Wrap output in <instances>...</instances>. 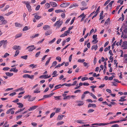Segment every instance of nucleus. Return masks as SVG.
<instances>
[{
  "mask_svg": "<svg viewBox=\"0 0 127 127\" xmlns=\"http://www.w3.org/2000/svg\"><path fill=\"white\" fill-rule=\"evenodd\" d=\"M60 19L57 21L54 24V26L55 27L57 26L58 28L60 27L63 23V21L62 20L60 21Z\"/></svg>",
  "mask_w": 127,
  "mask_h": 127,
  "instance_id": "f257e3e1",
  "label": "nucleus"
},
{
  "mask_svg": "<svg viewBox=\"0 0 127 127\" xmlns=\"http://www.w3.org/2000/svg\"><path fill=\"white\" fill-rule=\"evenodd\" d=\"M24 2L26 5V6L28 10L30 12H31L32 10L31 9V6L29 4V2L28 1H24Z\"/></svg>",
  "mask_w": 127,
  "mask_h": 127,
  "instance_id": "f03ea898",
  "label": "nucleus"
},
{
  "mask_svg": "<svg viewBox=\"0 0 127 127\" xmlns=\"http://www.w3.org/2000/svg\"><path fill=\"white\" fill-rule=\"evenodd\" d=\"M36 47H34V45H31L29 46L26 48V49H29L28 51L29 52L32 51L33 50L35 49Z\"/></svg>",
  "mask_w": 127,
  "mask_h": 127,
  "instance_id": "7ed1b4c3",
  "label": "nucleus"
},
{
  "mask_svg": "<svg viewBox=\"0 0 127 127\" xmlns=\"http://www.w3.org/2000/svg\"><path fill=\"white\" fill-rule=\"evenodd\" d=\"M122 47H123V49H127V41H125L123 42Z\"/></svg>",
  "mask_w": 127,
  "mask_h": 127,
  "instance_id": "20e7f679",
  "label": "nucleus"
},
{
  "mask_svg": "<svg viewBox=\"0 0 127 127\" xmlns=\"http://www.w3.org/2000/svg\"><path fill=\"white\" fill-rule=\"evenodd\" d=\"M70 4L69 3H63L60 5V7H67Z\"/></svg>",
  "mask_w": 127,
  "mask_h": 127,
  "instance_id": "39448f33",
  "label": "nucleus"
},
{
  "mask_svg": "<svg viewBox=\"0 0 127 127\" xmlns=\"http://www.w3.org/2000/svg\"><path fill=\"white\" fill-rule=\"evenodd\" d=\"M34 76L33 75H32L31 76L30 75L28 74H26L24 75L23 77L24 78H28L31 79H32L33 77Z\"/></svg>",
  "mask_w": 127,
  "mask_h": 127,
  "instance_id": "423d86ee",
  "label": "nucleus"
},
{
  "mask_svg": "<svg viewBox=\"0 0 127 127\" xmlns=\"http://www.w3.org/2000/svg\"><path fill=\"white\" fill-rule=\"evenodd\" d=\"M54 94V93H52L50 94L49 95H44L43 96V98H47L49 97H50L51 96H52Z\"/></svg>",
  "mask_w": 127,
  "mask_h": 127,
  "instance_id": "0eeeda50",
  "label": "nucleus"
},
{
  "mask_svg": "<svg viewBox=\"0 0 127 127\" xmlns=\"http://www.w3.org/2000/svg\"><path fill=\"white\" fill-rule=\"evenodd\" d=\"M50 4L52 7H57L58 6L57 4L55 2H50L49 3Z\"/></svg>",
  "mask_w": 127,
  "mask_h": 127,
  "instance_id": "6e6552de",
  "label": "nucleus"
},
{
  "mask_svg": "<svg viewBox=\"0 0 127 127\" xmlns=\"http://www.w3.org/2000/svg\"><path fill=\"white\" fill-rule=\"evenodd\" d=\"M38 106H37L34 105L32 107H30L28 109V110L29 111H31L33 110L36 109Z\"/></svg>",
  "mask_w": 127,
  "mask_h": 127,
  "instance_id": "1a4fd4ad",
  "label": "nucleus"
},
{
  "mask_svg": "<svg viewBox=\"0 0 127 127\" xmlns=\"http://www.w3.org/2000/svg\"><path fill=\"white\" fill-rule=\"evenodd\" d=\"M16 67H15L13 68H12L10 70V72H12L13 71L15 72H18V70L17 69H16Z\"/></svg>",
  "mask_w": 127,
  "mask_h": 127,
  "instance_id": "9d476101",
  "label": "nucleus"
},
{
  "mask_svg": "<svg viewBox=\"0 0 127 127\" xmlns=\"http://www.w3.org/2000/svg\"><path fill=\"white\" fill-rule=\"evenodd\" d=\"M12 48L13 49L15 50H20L21 49L20 47L18 45H14L12 47Z\"/></svg>",
  "mask_w": 127,
  "mask_h": 127,
  "instance_id": "9b49d317",
  "label": "nucleus"
},
{
  "mask_svg": "<svg viewBox=\"0 0 127 127\" xmlns=\"http://www.w3.org/2000/svg\"><path fill=\"white\" fill-rule=\"evenodd\" d=\"M77 102L78 103L77 105L79 106L82 105L84 104L83 102L82 101H78Z\"/></svg>",
  "mask_w": 127,
  "mask_h": 127,
  "instance_id": "f8f14e48",
  "label": "nucleus"
},
{
  "mask_svg": "<svg viewBox=\"0 0 127 127\" xmlns=\"http://www.w3.org/2000/svg\"><path fill=\"white\" fill-rule=\"evenodd\" d=\"M88 107L89 108L93 107H96V105L95 104L89 103L88 105Z\"/></svg>",
  "mask_w": 127,
  "mask_h": 127,
  "instance_id": "ddd939ff",
  "label": "nucleus"
},
{
  "mask_svg": "<svg viewBox=\"0 0 127 127\" xmlns=\"http://www.w3.org/2000/svg\"><path fill=\"white\" fill-rule=\"evenodd\" d=\"M126 97V96H122L120 97L121 99L119 100V101L120 102H123L124 101L126 100V99H124Z\"/></svg>",
  "mask_w": 127,
  "mask_h": 127,
  "instance_id": "4468645a",
  "label": "nucleus"
},
{
  "mask_svg": "<svg viewBox=\"0 0 127 127\" xmlns=\"http://www.w3.org/2000/svg\"><path fill=\"white\" fill-rule=\"evenodd\" d=\"M98 48V46L97 45H93L91 48V49L92 50H93L94 49L96 51Z\"/></svg>",
  "mask_w": 127,
  "mask_h": 127,
  "instance_id": "2eb2a0df",
  "label": "nucleus"
},
{
  "mask_svg": "<svg viewBox=\"0 0 127 127\" xmlns=\"http://www.w3.org/2000/svg\"><path fill=\"white\" fill-rule=\"evenodd\" d=\"M83 120H77L76 121V122L78 123H80L81 124H83L85 123L83 122Z\"/></svg>",
  "mask_w": 127,
  "mask_h": 127,
  "instance_id": "dca6fc26",
  "label": "nucleus"
},
{
  "mask_svg": "<svg viewBox=\"0 0 127 127\" xmlns=\"http://www.w3.org/2000/svg\"><path fill=\"white\" fill-rule=\"evenodd\" d=\"M92 125H97L98 126H104V123H94L92 124Z\"/></svg>",
  "mask_w": 127,
  "mask_h": 127,
  "instance_id": "f3484780",
  "label": "nucleus"
},
{
  "mask_svg": "<svg viewBox=\"0 0 127 127\" xmlns=\"http://www.w3.org/2000/svg\"><path fill=\"white\" fill-rule=\"evenodd\" d=\"M5 74L7 76L9 77H11L12 76L13 74V73L9 72H5Z\"/></svg>",
  "mask_w": 127,
  "mask_h": 127,
  "instance_id": "a211bd4d",
  "label": "nucleus"
},
{
  "mask_svg": "<svg viewBox=\"0 0 127 127\" xmlns=\"http://www.w3.org/2000/svg\"><path fill=\"white\" fill-rule=\"evenodd\" d=\"M52 31L50 30H49L47 32H46L45 33V35L46 36L49 35L52 33Z\"/></svg>",
  "mask_w": 127,
  "mask_h": 127,
  "instance_id": "6ab92c4d",
  "label": "nucleus"
},
{
  "mask_svg": "<svg viewBox=\"0 0 127 127\" xmlns=\"http://www.w3.org/2000/svg\"><path fill=\"white\" fill-rule=\"evenodd\" d=\"M64 116V115H59L57 118V119L59 120H62L63 117Z\"/></svg>",
  "mask_w": 127,
  "mask_h": 127,
  "instance_id": "aec40b11",
  "label": "nucleus"
},
{
  "mask_svg": "<svg viewBox=\"0 0 127 127\" xmlns=\"http://www.w3.org/2000/svg\"><path fill=\"white\" fill-rule=\"evenodd\" d=\"M57 71H54L52 73V75H53L52 76L53 77H56L58 75V74H57Z\"/></svg>",
  "mask_w": 127,
  "mask_h": 127,
  "instance_id": "412c9836",
  "label": "nucleus"
},
{
  "mask_svg": "<svg viewBox=\"0 0 127 127\" xmlns=\"http://www.w3.org/2000/svg\"><path fill=\"white\" fill-rule=\"evenodd\" d=\"M1 21L2 23L1 24H0V25H2V24H6L7 23V21L4 19L2 20Z\"/></svg>",
  "mask_w": 127,
  "mask_h": 127,
  "instance_id": "4be33fe9",
  "label": "nucleus"
},
{
  "mask_svg": "<svg viewBox=\"0 0 127 127\" xmlns=\"http://www.w3.org/2000/svg\"><path fill=\"white\" fill-rule=\"evenodd\" d=\"M17 104L19 105V106H18V107L19 108H22L23 106V104L21 103L20 102L17 103Z\"/></svg>",
  "mask_w": 127,
  "mask_h": 127,
  "instance_id": "5701e85b",
  "label": "nucleus"
},
{
  "mask_svg": "<svg viewBox=\"0 0 127 127\" xmlns=\"http://www.w3.org/2000/svg\"><path fill=\"white\" fill-rule=\"evenodd\" d=\"M117 123L116 121H113L112 122H110L109 123H104V126L110 124H112Z\"/></svg>",
  "mask_w": 127,
  "mask_h": 127,
  "instance_id": "b1692460",
  "label": "nucleus"
},
{
  "mask_svg": "<svg viewBox=\"0 0 127 127\" xmlns=\"http://www.w3.org/2000/svg\"><path fill=\"white\" fill-rule=\"evenodd\" d=\"M61 84L56 85L55 87V89L53 91L57 89L60 88H61Z\"/></svg>",
  "mask_w": 127,
  "mask_h": 127,
  "instance_id": "393cba45",
  "label": "nucleus"
},
{
  "mask_svg": "<svg viewBox=\"0 0 127 127\" xmlns=\"http://www.w3.org/2000/svg\"><path fill=\"white\" fill-rule=\"evenodd\" d=\"M48 76V75H41L39 76V78H43L44 79L47 78V76Z\"/></svg>",
  "mask_w": 127,
  "mask_h": 127,
  "instance_id": "a878e982",
  "label": "nucleus"
},
{
  "mask_svg": "<svg viewBox=\"0 0 127 127\" xmlns=\"http://www.w3.org/2000/svg\"><path fill=\"white\" fill-rule=\"evenodd\" d=\"M34 17L36 20H38L40 19L41 17V16L35 15L34 16Z\"/></svg>",
  "mask_w": 127,
  "mask_h": 127,
  "instance_id": "bb28decb",
  "label": "nucleus"
},
{
  "mask_svg": "<svg viewBox=\"0 0 127 127\" xmlns=\"http://www.w3.org/2000/svg\"><path fill=\"white\" fill-rule=\"evenodd\" d=\"M56 38H54L53 39H52L50 41H49V43L50 44H51L52 43H53L56 40Z\"/></svg>",
  "mask_w": 127,
  "mask_h": 127,
  "instance_id": "cd10ccee",
  "label": "nucleus"
},
{
  "mask_svg": "<svg viewBox=\"0 0 127 127\" xmlns=\"http://www.w3.org/2000/svg\"><path fill=\"white\" fill-rule=\"evenodd\" d=\"M97 38L96 39H94L92 41V42H94V44H95L97 43L98 42V41L97 40Z\"/></svg>",
  "mask_w": 127,
  "mask_h": 127,
  "instance_id": "c85d7f7f",
  "label": "nucleus"
},
{
  "mask_svg": "<svg viewBox=\"0 0 127 127\" xmlns=\"http://www.w3.org/2000/svg\"><path fill=\"white\" fill-rule=\"evenodd\" d=\"M51 57L49 58L47 60L46 62V63L45 64V65H47L50 62V61L51 60Z\"/></svg>",
  "mask_w": 127,
  "mask_h": 127,
  "instance_id": "c756f323",
  "label": "nucleus"
},
{
  "mask_svg": "<svg viewBox=\"0 0 127 127\" xmlns=\"http://www.w3.org/2000/svg\"><path fill=\"white\" fill-rule=\"evenodd\" d=\"M4 42H3V47L4 48H5L6 46V45L7 42V40H4Z\"/></svg>",
  "mask_w": 127,
  "mask_h": 127,
  "instance_id": "7c9ffc66",
  "label": "nucleus"
},
{
  "mask_svg": "<svg viewBox=\"0 0 127 127\" xmlns=\"http://www.w3.org/2000/svg\"><path fill=\"white\" fill-rule=\"evenodd\" d=\"M28 56L27 55L22 56L21 57V58L24 59L26 60L27 59Z\"/></svg>",
  "mask_w": 127,
  "mask_h": 127,
  "instance_id": "2f4dec72",
  "label": "nucleus"
},
{
  "mask_svg": "<svg viewBox=\"0 0 127 127\" xmlns=\"http://www.w3.org/2000/svg\"><path fill=\"white\" fill-rule=\"evenodd\" d=\"M22 35V34L21 33H20L18 34H16L15 37V38H16L18 37H19L21 36Z\"/></svg>",
  "mask_w": 127,
  "mask_h": 127,
  "instance_id": "473e14b6",
  "label": "nucleus"
},
{
  "mask_svg": "<svg viewBox=\"0 0 127 127\" xmlns=\"http://www.w3.org/2000/svg\"><path fill=\"white\" fill-rule=\"evenodd\" d=\"M90 95L91 96H92L94 99H97V98H96V97L94 94H93L92 93H90Z\"/></svg>",
  "mask_w": 127,
  "mask_h": 127,
  "instance_id": "72a5a7b5",
  "label": "nucleus"
},
{
  "mask_svg": "<svg viewBox=\"0 0 127 127\" xmlns=\"http://www.w3.org/2000/svg\"><path fill=\"white\" fill-rule=\"evenodd\" d=\"M37 65L36 64L34 65V64H32L29 65L30 67H32V68H35L37 66Z\"/></svg>",
  "mask_w": 127,
  "mask_h": 127,
  "instance_id": "f704fd0d",
  "label": "nucleus"
},
{
  "mask_svg": "<svg viewBox=\"0 0 127 127\" xmlns=\"http://www.w3.org/2000/svg\"><path fill=\"white\" fill-rule=\"evenodd\" d=\"M48 28H50V27L49 26V25H44L43 27V29L44 30H46Z\"/></svg>",
  "mask_w": 127,
  "mask_h": 127,
  "instance_id": "c9c22d12",
  "label": "nucleus"
},
{
  "mask_svg": "<svg viewBox=\"0 0 127 127\" xmlns=\"http://www.w3.org/2000/svg\"><path fill=\"white\" fill-rule=\"evenodd\" d=\"M14 109L15 108H12L10 109L7 111L6 113L7 114H9L10 113V112H11L12 110Z\"/></svg>",
  "mask_w": 127,
  "mask_h": 127,
  "instance_id": "e433bc0d",
  "label": "nucleus"
},
{
  "mask_svg": "<svg viewBox=\"0 0 127 127\" xmlns=\"http://www.w3.org/2000/svg\"><path fill=\"white\" fill-rule=\"evenodd\" d=\"M55 12L57 13H59L61 12H63V11L61 9H58L55 10Z\"/></svg>",
  "mask_w": 127,
  "mask_h": 127,
  "instance_id": "4c0bfd02",
  "label": "nucleus"
},
{
  "mask_svg": "<svg viewBox=\"0 0 127 127\" xmlns=\"http://www.w3.org/2000/svg\"><path fill=\"white\" fill-rule=\"evenodd\" d=\"M39 35V34L38 33L36 34H33L32 36H31V38H34L38 36Z\"/></svg>",
  "mask_w": 127,
  "mask_h": 127,
  "instance_id": "58836bf2",
  "label": "nucleus"
},
{
  "mask_svg": "<svg viewBox=\"0 0 127 127\" xmlns=\"http://www.w3.org/2000/svg\"><path fill=\"white\" fill-rule=\"evenodd\" d=\"M19 51L18 50H17L16 51L15 55L14 56V57H15L17 56L19 53Z\"/></svg>",
  "mask_w": 127,
  "mask_h": 127,
  "instance_id": "ea45409f",
  "label": "nucleus"
},
{
  "mask_svg": "<svg viewBox=\"0 0 127 127\" xmlns=\"http://www.w3.org/2000/svg\"><path fill=\"white\" fill-rule=\"evenodd\" d=\"M83 64L84 66L87 67V68H88L89 67V65H88V63L85 62H84L83 63Z\"/></svg>",
  "mask_w": 127,
  "mask_h": 127,
  "instance_id": "a19ab883",
  "label": "nucleus"
},
{
  "mask_svg": "<svg viewBox=\"0 0 127 127\" xmlns=\"http://www.w3.org/2000/svg\"><path fill=\"white\" fill-rule=\"evenodd\" d=\"M110 19L109 18H108L107 19L105 22L104 23V24L105 25H107L108 24V22L110 21Z\"/></svg>",
  "mask_w": 127,
  "mask_h": 127,
  "instance_id": "79ce46f5",
  "label": "nucleus"
},
{
  "mask_svg": "<svg viewBox=\"0 0 127 127\" xmlns=\"http://www.w3.org/2000/svg\"><path fill=\"white\" fill-rule=\"evenodd\" d=\"M71 97L69 95H67V96H66L65 97H64L63 98V99L64 100H65L67 99H69Z\"/></svg>",
  "mask_w": 127,
  "mask_h": 127,
  "instance_id": "37998d69",
  "label": "nucleus"
},
{
  "mask_svg": "<svg viewBox=\"0 0 127 127\" xmlns=\"http://www.w3.org/2000/svg\"><path fill=\"white\" fill-rule=\"evenodd\" d=\"M29 29H28V27L27 26H26L23 28V31H26L29 30Z\"/></svg>",
  "mask_w": 127,
  "mask_h": 127,
  "instance_id": "c03bdc74",
  "label": "nucleus"
},
{
  "mask_svg": "<svg viewBox=\"0 0 127 127\" xmlns=\"http://www.w3.org/2000/svg\"><path fill=\"white\" fill-rule=\"evenodd\" d=\"M85 61L84 59H79L78 60V62H79L80 63H83Z\"/></svg>",
  "mask_w": 127,
  "mask_h": 127,
  "instance_id": "a18cd8bd",
  "label": "nucleus"
},
{
  "mask_svg": "<svg viewBox=\"0 0 127 127\" xmlns=\"http://www.w3.org/2000/svg\"><path fill=\"white\" fill-rule=\"evenodd\" d=\"M114 1H111L108 4V5L110 7H111L112 6L113 3L114 2Z\"/></svg>",
  "mask_w": 127,
  "mask_h": 127,
  "instance_id": "49530a36",
  "label": "nucleus"
},
{
  "mask_svg": "<svg viewBox=\"0 0 127 127\" xmlns=\"http://www.w3.org/2000/svg\"><path fill=\"white\" fill-rule=\"evenodd\" d=\"M40 51H39V52H37V53H36V54L35 55V57H38V56L40 54Z\"/></svg>",
  "mask_w": 127,
  "mask_h": 127,
  "instance_id": "de8ad7c7",
  "label": "nucleus"
},
{
  "mask_svg": "<svg viewBox=\"0 0 127 127\" xmlns=\"http://www.w3.org/2000/svg\"><path fill=\"white\" fill-rule=\"evenodd\" d=\"M29 98L28 99V101H32L34 100V99H33V98H31V96H30V97H29Z\"/></svg>",
  "mask_w": 127,
  "mask_h": 127,
  "instance_id": "09e8293b",
  "label": "nucleus"
},
{
  "mask_svg": "<svg viewBox=\"0 0 127 127\" xmlns=\"http://www.w3.org/2000/svg\"><path fill=\"white\" fill-rule=\"evenodd\" d=\"M9 54L6 53L4 54L3 56L2 57L5 58L7 57V56H9Z\"/></svg>",
  "mask_w": 127,
  "mask_h": 127,
  "instance_id": "8fccbe9b",
  "label": "nucleus"
},
{
  "mask_svg": "<svg viewBox=\"0 0 127 127\" xmlns=\"http://www.w3.org/2000/svg\"><path fill=\"white\" fill-rule=\"evenodd\" d=\"M56 60H58L59 62H60L61 61V57L58 56L56 57Z\"/></svg>",
  "mask_w": 127,
  "mask_h": 127,
  "instance_id": "3c124183",
  "label": "nucleus"
},
{
  "mask_svg": "<svg viewBox=\"0 0 127 127\" xmlns=\"http://www.w3.org/2000/svg\"><path fill=\"white\" fill-rule=\"evenodd\" d=\"M94 111V110L93 109H90L88 111V113H90Z\"/></svg>",
  "mask_w": 127,
  "mask_h": 127,
  "instance_id": "603ef678",
  "label": "nucleus"
},
{
  "mask_svg": "<svg viewBox=\"0 0 127 127\" xmlns=\"http://www.w3.org/2000/svg\"><path fill=\"white\" fill-rule=\"evenodd\" d=\"M60 110H61L60 108H57L56 109V111H55V113H57L59 112H60Z\"/></svg>",
  "mask_w": 127,
  "mask_h": 127,
  "instance_id": "864d4df0",
  "label": "nucleus"
},
{
  "mask_svg": "<svg viewBox=\"0 0 127 127\" xmlns=\"http://www.w3.org/2000/svg\"><path fill=\"white\" fill-rule=\"evenodd\" d=\"M64 123V122L63 121H60L58 122L57 124V125H61L63 124Z\"/></svg>",
  "mask_w": 127,
  "mask_h": 127,
  "instance_id": "5fc2aeb1",
  "label": "nucleus"
},
{
  "mask_svg": "<svg viewBox=\"0 0 127 127\" xmlns=\"http://www.w3.org/2000/svg\"><path fill=\"white\" fill-rule=\"evenodd\" d=\"M10 69V68L8 67H5L3 68V70L4 71Z\"/></svg>",
  "mask_w": 127,
  "mask_h": 127,
  "instance_id": "6e6d98bb",
  "label": "nucleus"
},
{
  "mask_svg": "<svg viewBox=\"0 0 127 127\" xmlns=\"http://www.w3.org/2000/svg\"><path fill=\"white\" fill-rule=\"evenodd\" d=\"M22 115H18L16 116V119L17 120H18L20 118L22 117Z\"/></svg>",
  "mask_w": 127,
  "mask_h": 127,
  "instance_id": "4d7b16f0",
  "label": "nucleus"
},
{
  "mask_svg": "<svg viewBox=\"0 0 127 127\" xmlns=\"http://www.w3.org/2000/svg\"><path fill=\"white\" fill-rule=\"evenodd\" d=\"M81 4L83 6H86L87 5L86 3L84 1H82L81 2Z\"/></svg>",
  "mask_w": 127,
  "mask_h": 127,
  "instance_id": "13d9d810",
  "label": "nucleus"
},
{
  "mask_svg": "<svg viewBox=\"0 0 127 127\" xmlns=\"http://www.w3.org/2000/svg\"><path fill=\"white\" fill-rule=\"evenodd\" d=\"M88 79H89L88 77H85L82 78V81H84L85 80H88Z\"/></svg>",
  "mask_w": 127,
  "mask_h": 127,
  "instance_id": "bf43d9fd",
  "label": "nucleus"
},
{
  "mask_svg": "<svg viewBox=\"0 0 127 127\" xmlns=\"http://www.w3.org/2000/svg\"><path fill=\"white\" fill-rule=\"evenodd\" d=\"M61 97L60 96H54V97L55 98V99L56 100H59L60 99V97Z\"/></svg>",
  "mask_w": 127,
  "mask_h": 127,
  "instance_id": "052dcab7",
  "label": "nucleus"
},
{
  "mask_svg": "<svg viewBox=\"0 0 127 127\" xmlns=\"http://www.w3.org/2000/svg\"><path fill=\"white\" fill-rule=\"evenodd\" d=\"M57 62L56 61L54 62L52 64V66H55L57 64Z\"/></svg>",
  "mask_w": 127,
  "mask_h": 127,
  "instance_id": "680f3d73",
  "label": "nucleus"
},
{
  "mask_svg": "<svg viewBox=\"0 0 127 127\" xmlns=\"http://www.w3.org/2000/svg\"><path fill=\"white\" fill-rule=\"evenodd\" d=\"M75 17H74L71 20V23H70V25H72L73 23V22H74V20L75 19Z\"/></svg>",
  "mask_w": 127,
  "mask_h": 127,
  "instance_id": "e2e57ef3",
  "label": "nucleus"
},
{
  "mask_svg": "<svg viewBox=\"0 0 127 127\" xmlns=\"http://www.w3.org/2000/svg\"><path fill=\"white\" fill-rule=\"evenodd\" d=\"M67 34H66L64 32V33L62 34L60 36V37H64L65 36H67Z\"/></svg>",
  "mask_w": 127,
  "mask_h": 127,
  "instance_id": "0e129e2a",
  "label": "nucleus"
},
{
  "mask_svg": "<svg viewBox=\"0 0 127 127\" xmlns=\"http://www.w3.org/2000/svg\"><path fill=\"white\" fill-rule=\"evenodd\" d=\"M40 7V6L39 5H38L35 8V10H38Z\"/></svg>",
  "mask_w": 127,
  "mask_h": 127,
  "instance_id": "69168bd1",
  "label": "nucleus"
},
{
  "mask_svg": "<svg viewBox=\"0 0 127 127\" xmlns=\"http://www.w3.org/2000/svg\"><path fill=\"white\" fill-rule=\"evenodd\" d=\"M20 25V24L18 23H15V26L16 27H19Z\"/></svg>",
  "mask_w": 127,
  "mask_h": 127,
  "instance_id": "338daca9",
  "label": "nucleus"
},
{
  "mask_svg": "<svg viewBox=\"0 0 127 127\" xmlns=\"http://www.w3.org/2000/svg\"><path fill=\"white\" fill-rule=\"evenodd\" d=\"M61 39H59L57 41L56 43L57 44H59L60 43V42L61 41Z\"/></svg>",
  "mask_w": 127,
  "mask_h": 127,
  "instance_id": "774afa93",
  "label": "nucleus"
}]
</instances>
